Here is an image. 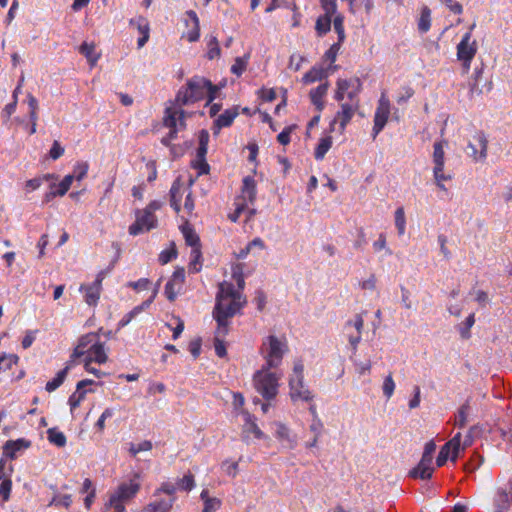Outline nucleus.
<instances>
[{
  "label": "nucleus",
  "instance_id": "nucleus-12",
  "mask_svg": "<svg viewBox=\"0 0 512 512\" xmlns=\"http://www.w3.org/2000/svg\"><path fill=\"white\" fill-rule=\"evenodd\" d=\"M488 139L484 131H476L468 142V155L474 162H485L488 156Z\"/></svg>",
  "mask_w": 512,
  "mask_h": 512
},
{
  "label": "nucleus",
  "instance_id": "nucleus-7",
  "mask_svg": "<svg viewBox=\"0 0 512 512\" xmlns=\"http://www.w3.org/2000/svg\"><path fill=\"white\" fill-rule=\"evenodd\" d=\"M332 24L335 32L337 33V42L333 43L324 54L325 60L329 61L330 65L325 70L322 69V77L328 76L330 73H333L337 69L338 66L332 64L335 62L340 47L346 38L344 29V16L342 14H336L332 19Z\"/></svg>",
  "mask_w": 512,
  "mask_h": 512
},
{
  "label": "nucleus",
  "instance_id": "nucleus-28",
  "mask_svg": "<svg viewBox=\"0 0 512 512\" xmlns=\"http://www.w3.org/2000/svg\"><path fill=\"white\" fill-rule=\"evenodd\" d=\"M186 16L192 23L191 29L187 32L186 38L189 42H196L200 38V22L194 10L186 11Z\"/></svg>",
  "mask_w": 512,
  "mask_h": 512
},
{
  "label": "nucleus",
  "instance_id": "nucleus-36",
  "mask_svg": "<svg viewBox=\"0 0 512 512\" xmlns=\"http://www.w3.org/2000/svg\"><path fill=\"white\" fill-rule=\"evenodd\" d=\"M276 427V438L282 443H285L287 447L293 448L295 442L290 436L289 429L282 423H276Z\"/></svg>",
  "mask_w": 512,
  "mask_h": 512
},
{
  "label": "nucleus",
  "instance_id": "nucleus-13",
  "mask_svg": "<svg viewBox=\"0 0 512 512\" xmlns=\"http://www.w3.org/2000/svg\"><path fill=\"white\" fill-rule=\"evenodd\" d=\"M157 225V218L154 213L150 211L137 210L136 220L129 227V234L136 236L145 231H150Z\"/></svg>",
  "mask_w": 512,
  "mask_h": 512
},
{
  "label": "nucleus",
  "instance_id": "nucleus-46",
  "mask_svg": "<svg viewBox=\"0 0 512 512\" xmlns=\"http://www.w3.org/2000/svg\"><path fill=\"white\" fill-rule=\"evenodd\" d=\"M152 447V442L149 440H144L138 444L130 443L129 453L135 457L140 452L150 451Z\"/></svg>",
  "mask_w": 512,
  "mask_h": 512
},
{
  "label": "nucleus",
  "instance_id": "nucleus-45",
  "mask_svg": "<svg viewBox=\"0 0 512 512\" xmlns=\"http://www.w3.org/2000/svg\"><path fill=\"white\" fill-rule=\"evenodd\" d=\"M80 52L83 54L92 64L98 60L99 56L95 53V46L84 42L80 46Z\"/></svg>",
  "mask_w": 512,
  "mask_h": 512
},
{
  "label": "nucleus",
  "instance_id": "nucleus-19",
  "mask_svg": "<svg viewBox=\"0 0 512 512\" xmlns=\"http://www.w3.org/2000/svg\"><path fill=\"white\" fill-rule=\"evenodd\" d=\"M238 114L239 112L237 107L226 109L214 120L212 127L213 134L218 135L222 128L230 127Z\"/></svg>",
  "mask_w": 512,
  "mask_h": 512
},
{
  "label": "nucleus",
  "instance_id": "nucleus-38",
  "mask_svg": "<svg viewBox=\"0 0 512 512\" xmlns=\"http://www.w3.org/2000/svg\"><path fill=\"white\" fill-rule=\"evenodd\" d=\"M227 336V334H218V326L215 330V337H214V349L215 353L218 357L223 358L226 356V346L224 338Z\"/></svg>",
  "mask_w": 512,
  "mask_h": 512
},
{
  "label": "nucleus",
  "instance_id": "nucleus-63",
  "mask_svg": "<svg viewBox=\"0 0 512 512\" xmlns=\"http://www.w3.org/2000/svg\"><path fill=\"white\" fill-rule=\"evenodd\" d=\"M176 257H177V252L174 248L166 249V250H163L159 254V261L161 264H167L168 262H170L172 259H174Z\"/></svg>",
  "mask_w": 512,
  "mask_h": 512
},
{
  "label": "nucleus",
  "instance_id": "nucleus-53",
  "mask_svg": "<svg viewBox=\"0 0 512 512\" xmlns=\"http://www.w3.org/2000/svg\"><path fill=\"white\" fill-rule=\"evenodd\" d=\"M143 310V306H136L130 312L125 314L118 323L119 328L127 326L132 319Z\"/></svg>",
  "mask_w": 512,
  "mask_h": 512
},
{
  "label": "nucleus",
  "instance_id": "nucleus-48",
  "mask_svg": "<svg viewBox=\"0 0 512 512\" xmlns=\"http://www.w3.org/2000/svg\"><path fill=\"white\" fill-rule=\"evenodd\" d=\"M87 391L77 390L70 395L68 399V403L70 405L71 412H73L76 408H78L81 402L85 399Z\"/></svg>",
  "mask_w": 512,
  "mask_h": 512
},
{
  "label": "nucleus",
  "instance_id": "nucleus-52",
  "mask_svg": "<svg viewBox=\"0 0 512 512\" xmlns=\"http://www.w3.org/2000/svg\"><path fill=\"white\" fill-rule=\"evenodd\" d=\"M318 80H320V68L317 65L313 66L312 69L302 77V82L306 85L312 84Z\"/></svg>",
  "mask_w": 512,
  "mask_h": 512
},
{
  "label": "nucleus",
  "instance_id": "nucleus-5",
  "mask_svg": "<svg viewBox=\"0 0 512 512\" xmlns=\"http://www.w3.org/2000/svg\"><path fill=\"white\" fill-rule=\"evenodd\" d=\"M288 351L286 340H281L274 335L266 337L261 345V353L266 360L264 365L267 368L278 367L284 354Z\"/></svg>",
  "mask_w": 512,
  "mask_h": 512
},
{
  "label": "nucleus",
  "instance_id": "nucleus-51",
  "mask_svg": "<svg viewBox=\"0 0 512 512\" xmlns=\"http://www.w3.org/2000/svg\"><path fill=\"white\" fill-rule=\"evenodd\" d=\"M247 63L246 58L237 57L231 66V72L238 77L241 76L246 70Z\"/></svg>",
  "mask_w": 512,
  "mask_h": 512
},
{
  "label": "nucleus",
  "instance_id": "nucleus-10",
  "mask_svg": "<svg viewBox=\"0 0 512 512\" xmlns=\"http://www.w3.org/2000/svg\"><path fill=\"white\" fill-rule=\"evenodd\" d=\"M303 370L304 366L302 362H295L293 374L291 375L289 380L290 396L294 401L300 399L308 402L312 400L313 396L311 395L310 391L305 388L303 384Z\"/></svg>",
  "mask_w": 512,
  "mask_h": 512
},
{
  "label": "nucleus",
  "instance_id": "nucleus-9",
  "mask_svg": "<svg viewBox=\"0 0 512 512\" xmlns=\"http://www.w3.org/2000/svg\"><path fill=\"white\" fill-rule=\"evenodd\" d=\"M475 24H472L470 30L466 32L461 41L457 45V59L462 62V67L465 73L470 70L471 62L477 53L476 41H471L472 30Z\"/></svg>",
  "mask_w": 512,
  "mask_h": 512
},
{
  "label": "nucleus",
  "instance_id": "nucleus-57",
  "mask_svg": "<svg viewBox=\"0 0 512 512\" xmlns=\"http://www.w3.org/2000/svg\"><path fill=\"white\" fill-rule=\"evenodd\" d=\"M65 149L59 141L55 140L49 150V157L52 160H57L64 155Z\"/></svg>",
  "mask_w": 512,
  "mask_h": 512
},
{
  "label": "nucleus",
  "instance_id": "nucleus-47",
  "mask_svg": "<svg viewBox=\"0 0 512 512\" xmlns=\"http://www.w3.org/2000/svg\"><path fill=\"white\" fill-rule=\"evenodd\" d=\"M395 382L392 377V373H389L383 381L382 390L383 394L387 399H390L395 391Z\"/></svg>",
  "mask_w": 512,
  "mask_h": 512
},
{
  "label": "nucleus",
  "instance_id": "nucleus-11",
  "mask_svg": "<svg viewBox=\"0 0 512 512\" xmlns=\"http://www.w3.org/2000/svg\"><path fill=\"white\" fill-rule=\"evenodd\" d=\"M140 489V477L135 474L129 481L120 483L116 490L111 493L109 500L125 505L126 502L135 498Z\"/></svg>",
  "mask_w": 512,
  "mask_h": 512
},
{
  "label": "nucleus",
  "instance_id": "nucleus-2",
  "mask_svg": "<svg viewBox=\"0 0 512 512\" xmlns=\"http://www.w3.org/2000/svg\"><path fill=\"white\" fill-rule=\"evenodd\" d=\"M215 300L212 315L218 326V334H228L230 320L246 305V297L235 289L233 283L223 281L218 286Z\"/></svg>",
  "mask_w": 512,
  "mask_h": 512
},
{
  "label": "nucleus",
  "instance_id": "nucleus-42",
  "mask_svg": "<svg viewBox=\"0 0 512 512\" xmlns=\"http://www.w3.org/2000/svg\"><path fill=\"white\" fill-rule=\"evenodd\" d=\"M201 247L192 248L190 255V264L189 268L192 272H199L201 269Z\"/></svg>",
  "mask_w": 512,
  "mask_h": 512
},
{
  "label": "nucleus",
  "instance_id": "nucleus-22",
  "mask_svg": "<svg viewBox=\"0 0 512 512\" xmlns=\"http://www.w3.org/2000/svg\"><path fill=\"white\" fill-rule=\"evenodd\" d=\"M175 497L163 498L161 495L153 497V500L139 512H170Z\"/></svg>",
  "mask_w": 512,
  "mask_h": 512
},
{
  "label": "nucleus",
  "instance_id": "nucleus-15",
  "mask_svg": "<svg viewBox=\"0 0 512 512\" xmlns=\"http://www.w3.org/2000/svg\"><path fill=\"white\" fill-rule=\"evenodd\" d=\"M461 437V433L458 432L452 439H450L441 447L438 457L436 459V465L438 467L444 466L449 458L453 462L456 461L460 450Z\"/></svg>",
  "mask_w": 512,
  "mask_h": 512
},
{
  "label": "nucleus",
  "instance_id": "nucleus-8",
  "mask_svg": "<svg viewBox=\"0 0 512 512\" xmlns=\"http://www.w3.org/2000/svg\"><path fill=\"white\" fill-rule=\"evenodd\" d=\"M256 181L252 176L244 177L242 181L241 195L235 200V210L229 214L228 218L231 222H237L241 213L246 209L247 205L253 204L256 200Z\"/></svg>",
  "mask_w": 512,
  "mask_h": 512
},
{
  "label": "nucleus",
  "instance_id": "nucleus-27",
  "mask_svg": "<svg viewBox=\"0 0 512 512\" xmlns=\"http://www.w3.org/2000/svg\"><path fill=\"white\" fill-rule=\"evenodd\" d=\"M444 144H447L446 141H437L433 145V173L438 174L441 171H444L445 165V152H444Z\"/></svg>",
  "mask_w": 512,
  "mask_h": 512
},
{
  "label": "nucleus",
  "instance_id": "nucleus-55",
  "mask_svg": "<svg viewBox=\"0 0 512 512\" xmlns=\"http://www.w3.org/2000/svg\"><path fill=\"white\" fill-rule=\"evenodd\" d=\"M433 177H434L436 186L442 191H447V188L445 187L443 182L450 181L453 178V175L445 174L444 171H441L438 174L433 173Z\"/></svg>",
  "mask_w": 512,
  "mask_h": 512
},
{
  "label": "nucleus",
  "instance_id": "nucleus-40",
  "mask_svg": "<svg viewBox=\"0 0 512 512\" xmlns=\"http://www.w3.org/2000/svg\"><path fill=\"white\" fill-rule=\"evenodd\" d=\"M475 323V315L470 314L463 323L458 326V331L462 339H469L471 337L470 329Z\"/></svg>",
  "mask_w": 512,
  "mask_h": 512
},
{
  "label": "nucleus",
  "instance_id": "nucleus-4",
  "mask_svg": "<svg viewBox=\"0 0 512 512\" xmlns=\"http://www.w3.org/2000/svg\"><path fill=\"white\" fill-rule=\"evenodd\" d=\"M270 369L263 366L253 375L254 388L266 401L274 399L279 388V376Z\"/></svg>",
  "mask_w": 512,
  "mask_h": 512
},
{
  "label": "nucleus",
  "instance_id": "nucleus-16",
  "mask_svg": "<svg viewBox=\"0 0 512 512\" xmlns=\"http://www.w3.org/2000/svg\"><path fill=\"white\" fill-rule=\"evenodd\" d=\"M105 276H106V272L100 271L97 274L96 279L94 280L93 283H91L89 285H81L80 291L85 292L84 299H85V302L89 306L97 305L99 298H100L101 290H102V282H103Z\"/></svg>",
  "mask_w": 512,
  "mask_h": 512
},
{
  "label": "nucleus",
  "instance_id": "nucleus-20",
  "mask_svg": "<svg viewBox=\"0 0 512 512\" xmlns=\"http://www.w3.org/2000/svg\"><path fill=\"white\" fill-rule=\"evenodd\" d=\"M129 24L130 26L136 27L141 35L137 40V46L138 48H142L148 42L150 37V25L148 20L143 16H138L130 19Z\"/></svg>",
  "mask_w": 512,
  "mask_h": 512
},
{
  "label": "nucleus",
  "instance_id": "nucleus-64",
  "mask_svg": "<svg viewBox=\"0 0 512 512\" xmlns=\"http://www.w3.org/2000/svg\"><path fill=\"white\" fill-rule=\"evenodd\" d=\"M105 508V512H126L125 505H122L120 503H117L116 501L111 500L108 501V503L105 505Z\"/></svg>",
  "mask_w": 512,
  "mask_h": 512
},
{
  "label": "nucleus",
  "instance_id": "nucleus-54",
  "mask_svg": "<svg viewBox=\"0 0 512 512\" xmlns=\"http://www.w3.org/2000/svg\"><path fill=\"white\" fill-rule=\"evenodd\" d=\"M296 128V125H290L285 127L277 136V141L281 145H288L291 141L290 135L292 131Z\"/></svg>",
  "mask_w": 512,
  "mask_h": 512
},
{
  "label": "nucleus",
  "instance_id": "nucleus-50",
  "mask_svg": "<svg viewBox=\"0 0 512 512\" xmlns=\"http://www.w3.org/2000/svg\"><path fill=\"white\" fill-rule=\"evenodd\" d=\"M177 487L173 483H163L160 488L156 489L153 493V497H158L161 493L167 494L166 498L174 497Z\"/></svg>",
  "mask_w": 512,
  "mask_h": 512
},
{
  "label": "nucleus",
  "instance_id": "nucleus-25",
  "mask_svg": "<svg viewBox=\"0 0 512 512\" xmlns=\"http://www.w3.org/2000/svg\"><path fill=\"white\" fill-rule=\"evenodd\" d=\"M99 339L97 334L89 333L82 336L79 339L78 345L72 352V361L84 356L87 352V348H89L95 341Z\"/></svg>",
  "mask_w": 512,
  "mask_h": 512
},
{
  "label": "nucleus",
  "instance_id": "nucleus-3",
  "mask_svg": "<svg viewBox=\"0 0 512 512\" xmlns=\"http://www.w3.org/2000/svg\"><path fill=\"white\" fill-rule=\"evenodd\" d=\"M220 88L210 80L202 76H194L189 79L186 86L179 89L176 95V103L179 105L193 104L207 97V105L217 97Z\"/></svg>",
  "mask_w": 512,
  "mask_h": 512
},
{
  "label": "nucleus",
  "instance_id": "nucleus-43",
  "mask_svg": "<svg viewBox=\"0 0 512 512\" xmlns=\"http://www.w3.org/2000/svg\"><path fill=\"white\" fill-rule=\"evenodd\" d=\"M88 170L89 164L87 162H77L74 166L73 173L69 175L73 176V180L81 181L87 176Z\"/></svg>",
  "mask_w": 512,
  "mask_h": 512
},
{
  "label": "nucleus",
  "instance_id": "nucleus-14",
  "mask_svg": "<svg viewBox=\"0 0 512 512\" xmlns=\"http://www.w3.org/2000/svg\"><path fill=\"white\" fill-rule=\"evenodd\" d=\"M390 114V101L383 93L378 101V106L374 114V126L372 129V138L375 139L377 135L385 127Z\"/></svg>",
  "mask_w": 512,
  "mask_h": 512
},
{
  "label": "nucleus",
  "instance_id": "nucleus-37",
  "mask_svg": "<svg viewBox=\"0 0 512 512\" xmlns=\"http://www.w3.org/2000/svg\"><path fill=\"white\" fill-rule=\"evenodd\" d=\"M395 226L399 236H403L406 232V217L404 207L400 206L394 213Z\"/></svg>",
  "mask_w": 512,
  "mask_h": 512
},
{
  "label": "nucleus",
  "instance_id": "nucleus-1",
  "mask_svg": "<svg viewBox=\"0 0 512 512\" xmlns=\"http://www.w3.org/2000/svg\"><path fill=\"white\" fill-rule=\"evenodd\" d=\"M362 83L359 78L338 79L335 99L341 104V109L329 124L328 133L342 135L346 125L350 122L355 112L359 109V93Z\"/></svg>",
  "mask_w": 512,
  "mask_h": 512
},
{
  "label": "nucleus",
  "instance_id": "nucleus-17",
  "mask_svg": "<svg viewBox=\"0 0 512 512\" xmlns=\"http://www.w3.org/2000/svg\"><path fill=\"white\" fill-rule=\"evenodd\" d=\"M245 423L242 427V440L249 443L250 434L254 435L256 439H263L265 437L262 430L256 424V419L253 415L246 412L245 414Z\"/></svg>",
  "mask_w": 512,
  "mask_h": 512
},
{
  "label": "nucleus",
  "instance_id": "nucleus-32",
  "mask_svg": "<svg viewBox=\"0 0 512 512\" xmlns=\"http://www.w3.org/2000/svg\"><path fill=\"white\" fill-rule=\"evenodd\" d=\"M191 167L197 171V175H206L210 172V165L206 161V155L196 152V157L191 161Z\"/></svg>",
  "mask_w": 512,
  "mask_h": 512
},
{
  "label": "nucleus",
  "instance_id": "nucleus-21",
  "mask_svg": "<svg viewBox=\"0 0 512 512\" xmlns=\"http://www.w3.org/2000/svg\"><path fill=\"white\" fill-rule=\"evenodd\" d=\"M363 326L364 319L360 314H357L353 320H350L346 323L345 329L347 331L351 328L355 329V332H348V341L354 349H356L358 343L361 340Z\"/></svg>",
  "mask_w": 512,
  "mask_h": 512
},
{
  "label": "nucleus",
  "instance_id": "nucleus-39",
  "mask_svg": "<svg viewBox=\"0 0 512 512\" xmlns=\"http://www.w3.org/2000/svg\"><path fill=\"white\" fill-rule=\"evenodd\" d=\"M19 357L15 354H0V372L10 370L18 363Z\"/></svg>",
  "mask_w": 512,
  "mask_h": 512
},
{
  "label": "nucleus",
  "instance_id": "nucleus-6",
  "mask_svg": "<svg viewBox=\"0 0 512 512\" xmlns=\"http://www.w3.org/2000/svg\"><path fill=\"white\" fill-rule=\"evenodd\" d=\"M163 125L170 129L169 133L161 139V143L168 147L177 138L178 131L186 127L185 111L167 107L164 112Z\"/></svg>",
  "mask_w": 512,
  "mask_h": 512
},
{
  "label": "nucleus",
  "instance_id": "nucleus-18",
  "mask_svg": "<svg viewBox=\"0 0 512 512\" xmlns=\"http://www.w3.org/2000/svg\"><path fill=\"white\" fill-rule=\"evenodd\" d=\"M85 361L95 362L98 364H104L108 360L107 353L105 351V345L99 339L95 341L85 354Z\"/></svg>",
  "mask_w": 512,
  "mask_h": 512
},
{
  "label": "nucleus",
  "instance_id": "nucleus-35",
  "mask_svg": "<svg viewBox=\"0 0 512 512\" xmlns=\"http://www.w3.org/2000/svg\"><path fill=\"white\" fill-rule=\"evenodd\" d=\"M181 185L179 180H176L173 182L171 188H170V205L175 210V212H179L181 209L180 201H181V194H180Z\"/></svg>",
  "mask_w": 512,
  "mask_h": 512
},
{
  "label": "nucleus",
  "instance_id": "nucleus-49",
  "mask_svg": "<svg viewBox=\"0 0 512 512\" xmlns=\"http://www.w3.org/2000/svg\"><path fill=\"white\" fill-rule=\"evenodd\" d=\"M209 133L207 130H201L199 133V145L197 148L198 153L201 155H207L208 151V143H209Z\"/></svg>",
  "mask_w": 512,
  "mask_h": 512
},
{
  "label": "nucleus",
  "instance_id": "nucleus-29",
  "mask_svg": "<svg viewBox=\"0 0 512 512\" xmlns=\"http://www.w3.org/2000/svg\"><path fill=\"white\" fill-rule=\"evenodd\" d=\"M181 232L188 246L191 248L201 247L200 238L189 223L181 226Z\"/></svg>",
  "mask_w": 512,
  "mask_h": 512
},
{
  "label": "nucleus",
  "instance_id": "nucleus-60",
  "mask_svg": "<svg viewBox=\"0 0 512 512\" xmlns=\"http://www.w3.org/2000/svg\"><path fill=\"white\" fill-rule=\"evenodd\" d=\"M1 481L0 496H2L3 501H8L12 489V481L10 479H3Z\"/></svg>",
  "mask_w": 512,
  "mask_h": 512
},
{
  "label": "nucleus",
  "instance_id": "nucleus-44",
  "mask_svg": "<svg viewBox=\"0 0 512 512\" xmlns=\"http://www.w3.org/2000/svg\"><path fill=\"white\" fill-rule=\"evenodd\" d=\"M195 487V480L193 474L188 472L177 482V488L183 491H191Z\"/></svg>",
  "mask_w": 512,
  "mask_h": 512
},
{
  "label": "nucleus",
  "instance_id": "nucleus-62",
  "mask_svg": "<svg viewBox=\"0 0 512 512\" xmlns=\"http://www.w3.org/2000/svg\"><path fill=\"white\" fill-rule=\"evenodd\" d=\"M127 286L133 288L136 291L146 290L150 286V280L148 278H140L137 281L129 282Z\"/></svg>",
  "mask_w": 512,
  "mask_h": 512
},
{
  "label": "nucleus",
  "instance_id": "nucleus-24",
  "mask_svg": "<svg viewBox=\"0 0 512 512\" xmlns=\"http://www.w3.org/2000/svg\"><path fill=\"white\" fill-rule=\"evenodd\" d=\"M73 183V176L66 175L59 184H52L50 191L44 196V202L48 203L57 196H64Z\"/></svg>",
  "mask_w": 512,
  "mask_h": 512
},
{
  "label": "nucleus",
  "instance_id": "nucleus-30",
  "mask_svg": "<svg viewBox=\"0 0 512 512\" xmlns=\"http://www.w3.org/2000/svg\"><path fill=\"white\" fill-rule=\"evenodd\" d=\"M417 28L421 34L427 33L431 28V10L428 6L421 8L420 17L417 21Z\"/></svg>",
  "mask_w": 512,
  "mask_h": 512
},
{
  "label": "nucleus",
  "instance_id": "nucleus-23",
  "mask_svg": "<svg viewBox=\"0 0 512 512\" xmlns=\"http://www.w3.org/2000/svg\"><path fill=\"white\" fill-rule=\"evenodd\" d=\"M433 472V460L421 457V460L418 463V465L409 472V476L412 478L427 480L432 477Z\"/></svg>",
  "mask_w": 512,
  "mask_h": 512
},
{
  "label": "nucleus",
  "instance_id": "nucleus-31",
  "mask_svg": "<svg viewBox=\"0 0 512 512\" xmlns=\"http://www.w3.org/2000/svg\"><path fill=\"white\" fill-rule=\"evenodd\" d=\"M471 407L469 401L467 400L463 403L455 414L454 425L459 428H464L468 422V416L470 413Z\"/></svg>",
  "mask_w": 512,
  "mask_h": 512
},
{
  "label": "nucleus",
  "instance_id": "nucleus-34",
  "mask_svg": "<svg viewBox=\"0 0 512 512\" xmlns=\"http://www.w3.org/2000/svg\"><path fill=\"white\" fill-rule=\"evenodd\" d=\"M69 372V366L61 369L56 376L46 383L45 389L47 392H53L58 389L65 381Z\"/></svg>",
  "mask_w": 512,
  "mask_h": 512
},
{
  "label": "nucleus",
  "instance_id": "nucleus-59",
  "mask_svg": "<svg viewBox=\"0 0 512 512\" xmlns=\"http://www.w3.org/2000/svg\"><path fill=\"white\" fill-rule=\"evenodd\" d=\"M222 502L219 498L207 499L202 512H216L220 509Z\"/></svg>",
  "mask_w": 512,
  "mask_h": 512
},
{
  "label": "nucleus",
  "instance_id": "nucleus-33",
  "mask_svg": "<svg viewBox=\"0 0 512 512\" xmlns=\"http://www.w3.org/2000/svg\"><path fill=\"white\" fill-rule=\"evenodd\" d=\"M47 438L51 444L59 448L64 447L67 443V438L65 434L62 431L58 430L56 427L49 428L47 430Z\"/></svg>",
  "mask_w": 512,
  "mask_h": 512
},
{
  "label": "nucleus",
  "instance_id": "nucleus-61",
  "mask_svg": "<svg viewBox=\"0 0 512 512\" xmlns=\"http://www.w3.org/2000/svg\"><path fill=\"white\" fill-rule=\"evenodd\" d=\"M179 289H176L174 281H168L165 285V295L169 301H174L177 297Z\"/></svg>",
  "mask_w": 512,
  "mask_h": 512
},
{
  "label": "nucleus",
  "instance_id": "nucleus-26",
  "mask_svg": "<svg viewBox=\"0 0 512 512\" xmlns=\"http://www.w3.org/2000/svg\"><path fill=\"white\" fill-rule=\"evenodd\" d=\"M30 446V441L20 438L17 440H8L3 446V454L9 459H15L18 451Z\"/></svg>",
  "mask_w": 512,
  "mask_h": 512
},
{
  "label": "nucleus",
  "instance_id": "nucleus-58",
  "mask_svg": "<svg viewBox=\"0 0 512 512\" xmlns=\"http://www.w3.org/2000/svg\"><path fill=\"white\" fill-rule=\"evenodd\" d=\"M16 107H17V98L15 97V99L11 103H8L3 108L2 112H1V117H2L4 123L9 121L11 115L15 112Z\"/></svg>",
  "mask_w": 512,
  "mask_h": 512
},
{
  "label": "nucleus",
  "instance_id": "nucleus-41",
  "mask_svg": "<svg viewBox=\"0 0 512 512\" xmlns=\"http://www.w3.org/2000/svg\"><path fill=\"white\" fill-rule=\"evenodd\" d=\"M207 48L208 50L206 56L209 60H213L215 58L220 57L221 49L217 37L211 36L207 43Z\"/></svg>",
  "mask_w": 512,
  "mask_h": 512
},
{
  "label": "nucleus",
  "instance_id": "nucleus-56",
  "mask_svg": "<svg viewBox=\"0 0 512 512\" xmlns=\"http://www.w3.org/2000/svg\"><path fill=\"white\" fill-rule=\"evenodd\" d=\"M322 9L324 10L325 17H331L337 12L336 0H322Z\"/></svg>",
  "mask_w": 512,
  "mask_h": 512
}]
</instances>
